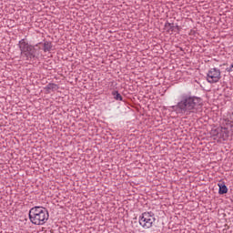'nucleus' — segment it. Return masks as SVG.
<instances>
[{
	"mask_svg": "<svg viewBox=\"0 0 233 233\" xmlns=\"http://www.w3.org/2000/svg\"><path fill=\"white\" fill-rule=\"evenodd\" d=\"M44 52H50V50H52V43L46 41L44 43Z\"/></svg>",
	"mask_w": 233,
	"mask_h": 233,
	"instance_id": "obj_9",
	"label": "nucleus"
},
{
	"mask_svg": "<svg viewBox=\"0 0 233 233\" xmlns=\"http://www.w3.org/2000/svg\"><path fill=\"white\" fill-rule=\"evenodd\" d=\"M203 107V100L198 96L183 94L180 101L172 106V110L181 116H190V114H198L201 112Z\"/></svg>",
	"mask_w": 233,
	"mask_h": 233,
	"instance_id": "obj_1",
	"label": "nucleus"
},
{
	"mask_svg": "<svg viewBox=\"0 0 233 233\" xmlns=\"http://www.w3.org/2000/svg\"><path fill=\"white\" fill-rule=\"evenodd\" d=\"M176 28H179V26H178V25H176Z\"/></svg>",
	"mask_w": 233,
	"mask_h": 233,
	"instance_id": "obj_12",
	"label": "nucleus"
},
{
	"mask_svg": "<svg viewBox=\"0 0 233 233\" xmlns=\"http://www.w3.org/2000/svg\"><path fill=\"white\" fill-rule=\"evenodd\" d=\"M41 43L32 46L25 38L18 42L20 56L24 61H32V59H39L43 56L41 53Z\"/></svg>",
	"mask_w": 233,
	"mask_h": 233,
	"instance_id": "obj_2",
	"label": "nucleus"
},
{
	"mask_svg": "<svg viewBox=\"0 0 233 233\" xmlns=\"http://www.w3.org/2000/svg\"><path fill=\"white\" fill-rule=\"evenodd\" d=\"M48 210L43 207H34L29 210V219L33 225H45L48 221Z\"/></svg>",
	"mask_w": 233,
	"mask_h": 233,
	"instance_id": "obj_3",
	"label": "nucleus"
},
{
	"mask_svg": "<svg viewBox=\"0 0 233 233\" xmlns=\"http://www.w3.org/2000/svg\"><path fill=\"white\" fill-rule=\"evenodd\" d=\"M219 79H221V70L216 67L208 70L207 74L208 83L214 85V83H219Z\"/></svg>",
	"mask_w": 233,
	"mask_h": 233,
	"instance_id": "obj_5",
	"label": "nucleus"
},
{
	"mask_svg": "<svg viewBox=\"0 0 233 233\" xmlns=\"http://www.w3.org/2000/svg\"><path fill=\"white\" fill-rule=\"evenodd\" d=\"M218 187H219L218 194H227V192H228V188L225 184L219 183Z\"/></svg>",
	"mask_w": 233,
	"mask_h": 233,
	"instance_id": "obj_7",
	"label": "nucleus"
},
{
	"mask_svg": "<svg viewBox=\"0 0 233 233\" xmlns=\"http://www.w3.org/2000/svg\"><path fill=\"white\" fill-rule=\"evenodd\" d=\"M220 131L223 134L222 137H228V129L226 127H221Z\"/></svg>",
	"mask_w": 233,
	"mask_h": 233,
	"instance_id": "obj_11",
	"label": "nucleus"
},
{
	"mask_svg": "<svg viewBox=\"0 0 233 233\" xmlns=\"http://www.w3.org/2000/svg\"><path fill=\"white\" fill-rule=\"evenodd\" d=\"M165 26H166V28H169V30H170L171 32H174V29L176 28V26H174V24L169 23V22H167V23L165 24Z\"/></svg>",
	"mask_w": 233,
	"mask_h": 233,
	"instance_id": "obj_10",
	"label": "nucleus"
},
{
	"mask_svg": "<svg viewBox=\"0 0 233 233\" xmlns=\"http://www.w3.org/2000/svg\"><path fill=\"white\" fill-rule=\"evenodd\" d=\"M112 96H114V99H116V101H123V96H121V94H119V92L113 91Z\"/></svg>",
	"mask_w": 233,
	"mask_h": 233,
	"instance_id": "obj_8",
	"label": "nucleus"
},
{
	"mask_svg": "<svg viewBox=\"0 0 233 233\" xmlns=\"http://www.w3.org/2000/svg\"><path fill=\"white\" fill-rule=\"evenodd\" d=\"M139 225L144 228H152L154 227V223H156V215L154 212H144L139 217Z\"/></svg>",
	"mask_w": 233,
	"mask_h": 233,
	"instance_id": "obj_4",
	"label": "nucleus"
},
{
	"mask_svg": "<svg viewBox=\"0 0 233 233\" xmlns=\"http://www.w3.org/2000/svg\"><path fill=\"white\" fill-rule=\"evenodd\" d=\"M46 90L47 92H50V90H52L53 92H56V90H59V86H57L56 84H48L46 86Z\"/></svg>",
	"mask_w": 233,
	"mask_h": 233,
	"instance_id": "obj_6",
	"label": "nucleus"
}]
</instances>
